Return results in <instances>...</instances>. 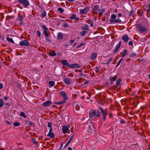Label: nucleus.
<instances>
[{
  "mask_svg": "<svg viewBox=\"0 0 150 150\" xmlns=\"http://www.w3.org/2000/svg\"><path fill=\"white\" fill-rule=\"evenodd\" d=\"M101 115V112L98 110H91L89 112V117L92 118L94 116L98 117Z\"/></svg>",
  "mask_w": 150,
  "mask_h": 150,
  "instance_id": "f257e3e1",
  "label": "nucleus"
},
{
  "mask_svg": "<svg viewBox=\"0 0 150 150\" xmlns=\"http://www.w3.org/2000/svg\"><path fill=\"white\" fill-rule=\"evenodd\" d=\"M99 109L101 111V113L103 117V120L104 122H105L106 119V116L107 115V108L104 109L101 107H98Z\"/></svg>",
  "mask_w": 150,
  "mask_h": 150,
  "instance_id": "f03ea898",
  "label": "nucleus"
},
{
  "mask_svg": "<svg viewBox=\"0 0 150 150\" xmlns=\"http://www.w3.org/2000/svg\"><path fill=\"white\" fill-rule=\"evenodd\" d=\"M18 1L20 3L23 5L24 8H27L30 5V3L27 0H18Z\"/></svg>",
  "mask_w": 150,
  "mask_h": 150,
  "instance_id": "7ed1b4c3",
  "label": "nucleus"
},
{
  "mask_svg": "<svg viewBox=\"0 0 150 150\" xmlns=\"http://www.w3.org/2000/svg\"><path fill=\"white\" fill-rule=\"evenodd\" d=\"M40 26L43 28L44 30L43 33L45 35L47 38H49V35L48 34V33H49V31L48 28L43 25H41Z\"/></svg>",
  "mask_w": 150,
  "mask_h": 150,
  "instance_id": "20e7f679",
  "label": "nucleus"
},
{
  "mask_svg": "<svg viewBox=\"0 0 150 150\" xmlns=\"http://www.w3.org/2000/svg\"><path fill=\"white\" fill-rule=\"evenodd\" d=\"M138 27L141 33H145L147 31L146 28H145L144 26L138 25Z\"/></svg>",
  "mask_w": 150,
  "mask_h": 150,
  "instance_id": "39448f33",
  "label": "nucleus"
},
{
  "mask_svg": "<svg viewBox=\"0 0 150 150\" xmlns=\"http://www.w3.org/2000/svg\"><path fill=\"white\" fill-rule=\"evenodd\" d=\"M20 45L21 46H30V44L29 42L27 40H23L19 42Z\"/></svg>",
  "mask_w": 150,
  "mask_h": 150,
  "instance_id": "423d86ee",
  "label": "nucleus"
},
{
  "mask_svg": "<svg viewBox=\"0 0 150 150\" xmlns=\"http://www.w3.org/2000/svg\"><path fill=\"white\" fill-rule=\"evenodd\" d=\"M64 82L66 84L69 85L72 83L73 81L71 78H66L64 79Z\"/></svg>",
  "mask_w": 150,
  "mask_h": 150,
  "instance_id": "0eeeda50",
  "label": "nucleus"
},
{
  "mask_svg": "<svg viewBox=\"0 0 150 150\" xmlns=\"http://www.w3.org/2000/svg\"><path fill=\"white\" fill-rule=\"evenodd\" d=\"M60 94L61 96L63 97L64 98V100H63L66 101V100L68 99V96L64 91H60Z\"/></svg>",
  "mask_w": 150,
  "mask_h": 150,
  "instance_id": "6e6552de",
  "label": "nucleus"
},
{
  "mask_svg": "<svg viewBox=\"0 0 150 150\" xmlns=\"http://www.w3.org/2000/svg\"><path fill=\"white\" fill-rule=\"evenodd\" d=\"M70 127V126H64L62 127V130L64 134H65L67 132Z\"/></svg>",
  "mask_w": 150,
  "mask_h": 150,
  "instance_id": "1a4fd4ad",
  "label": "nucleus"
},
{
  "mask_svg": "<svg viewBox=\"0 0 150 150\" xmlns=\"http://www.w3.org/2000/svg\"><path fill=\"white\" fill-rule=\"evenodd\" d=\"M81 66L78 64L75 63L72 64H69V67L71 68H81Z\"/></svg>",
  "mask_w": 150,
  "mask_h": 150,
  "instance_id": "9d476101",
  "label": "nucleus"
},
{
  "mask_svg": "<svg viewBox=\"0 0 150 150\" xmlns=\"http://www.w3.org/2000/svg\"><path fill=\"white\" fill-rule=\"evenodd\" d=\"M110 81L111 84H112L113 82L115 81L117 78V75H116L114 76H110L109 77Z\"/></svg>",
  "mask_w": 150,
  "mask_h": 150,
  "instance_id": "9b49d317",
  "label": "nucleus"
},
{
  "mask_svg": "<svg viewBox=\"0 0 150 150\" xmlns=\"http://www.w3.org/2000/svg\"><path fill=\"white\" fill-rule=\"evenodd\" d=\"M121 44V42L120 41L118 43V44H117L114 50H113V52L115 54L118 51V50L120 48V46Z\"/></svg>",
  "mask_w": 150,
  "mask_h": 150,
  "instance_id": "f8f14e48",
  "label": "nucleus"
},
{
  "mask_svg": "<svg viewBox=\"0 0 150 150\" xmlns=\"http://www.w3.org/2000/svg\"><path fill=\"white\" fill-rule=\"evenodd\" d=\"M52 103V102L51 101L47 100L42 103V106L45 107H48L50 106Z\"/></svg>",
  "mask_w": 150,
  "mask_h": 150,
  "instance_id": "ddd939ff",
  "label": "nucleus"
},
{
  "mask_svg": "<svg viewBox=\"0 0 150 150\" xmlns=\"http://www.w3.org/2000/svg\"><path fill=\"white\" fill-rule=\"evenodd\" d=\"M89 9V7H86L83 9H81L80 10V13L81 14H86L88 11Z\"/></svg>",
  "mask_w": 150,
  "mask_h": 150,
  "instance_id": "4468645a",
  "label": "nucleus"
},
{
  "mask_svg": "<svg viewBox=\"0 0 150 150\" xmlns=\"http://www.w3.org/2000/svg\"><path fill=\"white\" fill-rule=\"evenodd\" d=\"M61 63L62 65L67 66L69 67L70 64L66 60L62 59L61 61Z\"/></svg>",
  "mask_w": 150,
  "mask_h": 150,
  "instance_id": "2eb2a0df",
  "label": "nucleus"
},
{
  "mask_svg": "<svg viewBox=\"0 0 150 150\" xmlns=\"http://www.w3.org/2000/svg\"><path fill=\"white\" fill-rule=\"evenodd\" d=\"M122 39L124 41L126 42H127L128 40H129V38L127 35H125L122 36Z\"/></svg>",
  "mask_w": 150,
  "mask_h": 150,
  "instance_id": "dca6fc26",
  "label": "nucleus"
},
{
  "mask_svg": "<svg viewBox=\"0 0 150 150\" xmlns=\"http://www.w3.org/2000/svg\"><path fill=\"white\" fill-rule=\"evenodd\" d=\"M94 128L93 126L92 127L91 125H88V128L87 131L89 132L92 133L93 130H94Z\"/></svg>",
  "mask_w": 150,
  "mask_h": 150,
  "instance_id": "f3484780",
  "label": "nucleus"
},
{
  "mask_svg": "<svg viewBox=\"0 0 150 150\" xmlns=\"http://www.w3.org/2000/svg\"><path fill=\"white\" fill-rule=\"evenodd\" d=\"M48 54L50 55L52 57H55L57 55L56 53L55 52V51L52 50L50 52H49Z\"/></svg>",
  "mask_w": 150,
  "mask_h": 150,
  "instance_id": "a211bd4d",
  "label": "nucleus"
},
{
  "mask_svg": "<svg viewBox=\"0 0 150 150\" xmlns=\"http://www.w3.org/2000/svg\"><path fill=\"white\" fill-rule=\"evenodd\" d=\"M97 57V54L96 53L94 52L91 54V60H94L96 59Z\"/></svg>",
  "mask_w": 150,
  "mask_h": 150,
  "instance_id": "6ab92c4d",
  "label": "nucleus"
},
{
  "mask_svg": "<svg viewBox=\"0 0 150 150\" xmlns=\"http://www.w3.org/2000/svg\"><path fill=\"white\" fill-rule=\"evenodd\" d=\"M110 22H115L116 23H120L121 22V21L120 19H117L116 20H113L110 19Z\"/></svg>",
  "mask_w": 150,
  "mask_h": 150,
  "instance_id": "aec40b11",
  "label": "nucleus"
},
{
  "mask_svg": "<svg viewBox=\"0 0 150 150\" xmlns=\"http://www.w3.org/2000/svg\"><path fill=\"white\" fill-rule=\"evenodd\" d=\"M122 81V79L120 78L118 79L116 82V84L115 85H114V87H116V86H118L120 85V83Z\"/></svg>",
  "mask_w": 150,
  "mask_h": 150,
  "instance_id": "412c9836",
  "label": "nucleus"
},
{
  "mask_svg": "<svg viewBox=\"0 0 150 150\" xmlns=\"http://www.w3.org/2000/svg\"><path fill=\"white\" fill-rule=\"evenodd\" d=\"M99 6L98 5H96L94 6L92 9V11L95 12V11L99 10Z\"/></svg>",
  "mask_w": 150,
  "mask_h": 150,
  "instance_id": "4be33fe9",
  "label": "nucleus"
},
{
  "mask_svg": "<svg viewBox=\"0 0 150 150\" xmlns=\"http://www.w3.org/2000/svg\"><path fill=\"white\" fill-rule=\"evenodd\" d=\"M66 102V101L62 100L61 101L56 102L54 103V104L57 105H61Z\"/></svg>",
  "mask_w": 150,
  "mask_h": 150,
  "instance_id": "5701e85b",
  "label": "nucleus"
},
{
  "mask_svg": "<svg viewBox=\"0 0 150 150\" xmlns=\"http://www.w3.org/2000/svg\"><path fill=\"white\" fill-rule=\"evenodd\" d=\"M128 54L127 50V49L124 50L123 53L122 55V57L123 58L124 57L127 55Z\"/></svg>",
  "mask_w": 150,
  "mask_h": 150,
  "instance_id": "b1692460",
  "label": "nucleus"
},
{
  "mask_svg": "<svg viewBox=\"0 0 150 150\" xmlns=\"http://www.w3.org/2000/svg\"><path fill=\"white\" fill-rule=\"evenodd\" d=\"M46 15V12L45 10H43V11H42V13L40 14L41 17L42 18H43L44 17H45Z\"/></svg>",
  "mask_w": 150,
  "mask_h": 150,
  "instance_id": "393cba45",
  "label": "nucleus"
},
{
  "mask_svg": "<svg viewBox=\"0 0 150 150\" xmlns=\"http://www.w3.org/2000/svg\"><path fill=\"white\" fill-rule=\"evenodd\" d=\"M63 36L62 34L61 33H58L57 35V38L58 40L62 39Z\"/></svg>",
  "mask_w": 150,
  "mask_h": 150,
  "instance_id": "a878e982",
  "label": "nucleus"
},
{
  "mask_svg": "<svg viewBox=\"0 0 150 150\" xmlns=\"http://www.w3.org/2000/svg\"><path fill=\"white\" fill-rule=\"evenodd\" d=\"M47 136V137H50L51 138H53L54 137V134L53 132L48 133Z\"/></svg>",
  "mask_w": 150,
  "mask_h": 150,
  "instance_id": "bb28decb",
  "label": "nucleus"
},
{
  "mask_svg": "<svg viewBox=\"0 0 150 150\" xmlns=\"http://www.w3.org/2000/svg\"><path fill=\"white\" fill-rule=\"evenodd\" d=\"M86 45V44L85 43H81V44L77 46V47H76V48H80V47H81V48H83V49L84 48V47H83V45Z\"/></svg>",
  "mask_w": 150,
  "mask_h": 150,
  "instance_id": "cd10ccee",
  "label": "nucleus"
},
{
  "mask_svg": "<svg viewBox=\"0 0 150 150\" xmlns=\"http://www.w3.org/2000/svg\"><path fill=\"white\" fill-rule=\"evenodd\" d=\"M113 58V57H111L109 58L108 61L107 62H106V63H105V64L108 65L109 64L112 60Z\"/></svg>",
  "mask_w": 150,
  "mask_h": 150,
  "instance_id": "c85d7f7f",
  "label": "nucleus"
},
{
  "mask_svg": "<svg viewBox=\"0 0 150 150\" xmlns=\"http://www.w3.org/2000/svg\"><path fill=\"white\" fill-rule=\"evenodd\" d=\"M82 29L85 30L86 31V30H88V26L87 25H85L82 26Z\"/></svg>",
  "mask_w": 150,
  "mask_h": 150,
  "instance_id": "c756f323",
  "label": "nucleus"
},
{
  "mask_svg": "<svg viewBox=\"0 0 150 150\" xmlns=\"http://www.w3.org/2000/svg\"><path fill=\"white\" fill-rule=\"evenodd\" d=\"M49 83L51 87L53 86L55 84V82L53 81H49Z\"/></svg>",
  "mask_w": 150,
  "mask_h": 150,
  "instance_id": "7c9ffc66",
  "label": "nucleus"
},
{
  "mask_svg": "<svg viewBox=\"0 0 150 150\" xmlns=\"http://www.w3.org/2000/svg\"><path fill=\"white\" fill-rule=\"evenodd\" d=\"M6 40L9 41V42H11L12 43H14V42L13 40V39L11 38H10L8 37H7L6 38Z\"/></svg>",
  "mask_w": 150,
  "mask_h": 150,
  "instance_id": "2f4dec72",
  "label": "nucleus"
},
{
  "mask_svg": "<svg viewBox=\"0 0 150 150\" xmlns=\"http://www.w3.org/2000/svg\"><path fill=\"white\" fill-rule=\"evenodd\" d=\"M87 23H89V24H90V25H91V27L93 26V21H92L91 20L89 19V20H88V21H87Z\"/></svg>",
  "mask_w": 150,
  "mask_h": 150,
  "instance_id": "473e14b6",
  "label": "nucleus"
},
{
  "mask_svg": "<svg viewBox=\"0 0 150 150\" xmlns=\"http://www.w3.org/2000/svg\"><path fill=\"white\" fill-rule=\"evenodd\" d=\"M136 56L137 54H136L133 52H131L129 57H136Z\"/></svg>",
  "mask_w": 150,
  "mask_h": 150,
  "instance_id": "72a5a7b5",
  "label": "nucleus"
},
{
  "mask_svg": "<svg viewBox=\"0 0 150 150\" xmlns=\"http://www.w3.org/2000/svg\"><path fill=\"white\" fill-rule=\"evenodd\" d=\"M18 20L20 21H22V20L23 16L21 15H18L17 17Z\"/></svg>",
  "mask_w": 150,
  "mask_h": 150,
  "instance_id": "f704fd0d",
  "label": "nucleus"
},
{
  "mask_svg": "<svg viewBox=\"0 0 150 150\" xmlns=\"http://www.w3.org/2000/svg\"><path fill=\"white\" fill-rule=\"evenodd\" d=\"M87 32V31H86L83 30L82 31V32H80V34L82 36H83L86 34Z\"/></svg>",
  "mask_w": 150,
  "mask_h": 150,
  "instance_id": "c9c22d12",
  "label": "nucleus"
},
{
  "mask_svg": "<svg viewBox=\"0 0 150 150\" xmlns=\"http://www.w3.org/2000/svg\"><path fill=\"white\" fill-rule=\"evenodd\" d=\"M4 104V102L3 100L0 99V107H2Z\"/></svg>",
  "mask_w": 150,
  "mask_h": 150,
  "instance_id": "e433bc0d",
  "label": "nucleus"
},
{
  "mask_svg": "<svg viewBox=\"0 0 150 150\" xmlns=\"http://www.w3.org/2000/svg\"><path fill=\"white\" fill-rule=\"evenodd\" d=\"M76 18V15L74 14H73L72 16L70 17V19H71L74 20Z\"/></svg>",
  "mask_w": 150,
  "mask_h": 150,
  "instance_id": "4c0bfd02",
  "label": "nucleus"
},
{
  "mask_svg": "<svg viewBox=\"0 0 150 150\" xmlns=\"http://www.w3.org/2000/svg\"><path fill=\"white\" fill-rule=\"evenodd\" d=\"M20 125V123L19 122H15L13 124V125L16 127L19 126Z\"/></svg>",
  "mask_w": 150,
  "mask_h": 150,
  "instance_id": "58836bf2",
  "label": "nucleus"
},
{
  "mask_svg": "<svg viewBox=\"0 0 150 150\" xmlns=\"http://www.w3.org/2000/svg\"><path fill=\"white\" fill-rule=\"evenodd\" d=\"M74 137V135H73L71 136L69 140L67 142V144H69L72 140Z\"/></svg>",
  "mask_w": 150,
  "mask_h": 150,
  "instance_id": "ea45409f",
  "label": "nucleus"
},
{
  "mask_svg": "<svg viewBox=\"0 0 150 150\" xmlns=\"http://www.w3.org/2000/svg\"><path fill=\"white\" fill-rule=\"evenodd\" d=\"M57 10L58 11H59L60 13H62L64 12V10L61 7L58 8Z\"/></svg>",
  "mask_w": 150,
  "mask_h": 150,
  "instance_id": "a19ab883",
  "label": "nucleus"
},
{
  "mask_svg": "<svg viewBox=\"0 0 150 150\" xmlns=\"http://www.w3.org/2000/svg\"><path fill=\"white\" fill-rule=\"evenodd\" d=\"M116 16L115 14H112L111 15V19H112L113 20L115 19L116 18Z\"/></svg>",
  "mask_w": 150,
  "mask_h": 150,
  "instance_id": "79ce46f5",
  "label": "nucleus"
},
{
  "mask_svg": "<svg viewBox=\"0 0 150 150\" xmlns=\"http://www.w3.org/2000/svg\"><path fill=\"white\" fill-rule=\"evenodd\" d=\"M25 113L23 112H21L20 113V115L21 116L25 118L26 117V116L25 115Z\"/></svg>",
  "mask_w": 150,
  "mask_h": 150,
  "instance_id": "37998d69",
  "label": "nucleus"
},
{
  "mask_svg": "<svg viewBox=\"0 0 150 150\" xmlns=\"http://www.w3.org/2000/svg\"><path fill=\"white\" fill-rule=\"evenodd\" d=\"M36 35L39 37H40L41 35V32L39 30H38L36 32Z\"/></svg>",
  "mask_w": 150,
  "mask_h": 150,
  "instance_id": "c03bdc74",
  "label": "nucleus"
},
{
  "mask_svg": "<svg viewBox=\"0 0 150 150\" xmlns=\"http://www.w3.org/2000/svg\"><path fill=\"white\" fill-rule=\"evenodd\" d=\"M98 12L100 13H103L105 11V10L104 9H101L99 10H98Z\"/></svg>",
  "mask_w": 150,
  "mask_h": 150,
  "instance_id": "a18cd8bd",
  "label": "nucleus"
},
{
  "mask_svg": "<svg viewBox=\"0 0 150 150\" xmlns=\"http://www.w3.org/2000/svg\"><path fill=\"white\" fill-rule=\"evenodd\" d=\"M47 126L50 128H52V124L50 122H48V123Z\"/></svg>",
  "mask_w": 150,
  "mask_h": 150,
  "instance_id": "49530a36",
  "label": "nucleus"
},
{
  "mask_svg": "<svg viewBox=\"0 0 150 150\" xmlns=\"http://www.w3.org/2000/svg\"><path fill=\"white\" fill-rule=\"evenodd\" d=\"M75 108L76 110H78L80 108L79 105H77L75 107Z\"/></svg>",
  "mask_w": 150,
  "mask_h": 150,
  "instance_id": "de8ad7c7",
  "label": "nucleus"
},
{
  "mask_svg": "<svg viewBox=\"0 0 150 150\" xmlns=\"http://www.w3.org/2000/svg\"><path fill=\"white\" fill-rule=\"evenodd\" d=\"M29 125L31 127H34L35 126L34 123L32 122H29Z\"/></svg>",
  "mask_w": 150,
  "mask_h": 150,
  "instance_id": "09e8293b",
  "label": "nucleus"
},
{
  "mask_svg": "<svg viewBox=\"0 0 150 150\" xmlns=\"http://www.w3.org/2000/svg\"><path fill=\"white\" fill-rule=\"evenodd\" d=\"M32 141L34 144H36L37 142L36 140L34 139H32Z\"/></svg>",
  "mask_w": 150,
  "mask_h": 150,
  "instance_id": "8fccbe9b",
  "label": "nucleus"
},
{
  "mask_svg": "<svg viewBox=\"0 0 150 150\" xmlns=\"http://www.w3.org/2000/svg\"><path fill=\"white\" fill-rule=\"evenodd\" d=\"M120 122L121 124L125 123V121L123 119L121 120Z\"/></svg>",
  "mask_w": 150,
  "mask_h": 150,
  "instance_id": "3c124183",
  "label": "nucleus"
},
{
  "mask_svg": "<svg viewBox=\"0 0 150 150\" xmlns=\"http://www.w3.org/2000/svg\"><path fill=\"white\" fill-rule=\"evenodd\" d=\"M121 63V62L120 60H119L118 62L117 65H116L115 67H118L120 65Z\"/></svg>",
  "mask_w": 150,
  "mask_h": 150,
  "instance_id": "603ef678",
  "label": "nucleus"
},
{
  "mask_svg": "<svg viewBox=\"0 0 150 150\" xmlns=\"http://www.w3.org/2000/svg\"><path fill=\"white\" fill-rule=\"evenodd\" d=\"M128 44L129 45L132 46L133 44V42L132 41H130L128 43Z\"/></svg>",
  "mask_w": 150,
  "mask_h": 150,
  "instance_id": "864d4df0",
  "label": "nucleus"
},
{
  "mask_svg": "<svg viewBox=\"0 0 150 150\" xmlns=\"http://www.w3.org/2000/svg\"><path fill=\"white\" fill-rule=\"evenodd\" d=\"M136 146V144H132L131 145V147H134L135 148Z\"/></svg>",
  "mask_w": 150,
  "mask_h": 150,
  "instance_id": "5fc2aeb1",
  "label": "nucleus"
},
{
  "mask_svg": "<svg viewBox=\"0 0 150 150\" xmlns=\"http://www.w3.org/2000/svg\"><path fill=\"white\" fill-rule=\"evenodd\" d=\"M63 26L65 28L68 26V25L67 23H64L63 25Z\"/></svg>",
  "mask_w": 150,
  "mask_h": 150,
  "instance_id": "6e6d98bb",
  "label": "nucleus"
},
{
  "mask_svg": "<svg viewBox=\"0 0 150 150\" xmlns=\"http://www.w3.org/2000/svg\"><path fill=\"white\" fill-rule=\"evenodd\" d=\"M63 143L62 142L61 144L60 145V148H59V149H60L59 150H60L62 149V148L63 147Z\"/></svg>",
  "mask_w": 150,
  "mask_h": 150,
  "instance_id": "4d7b16f0",
  "label": "nucleus"
},
{
  "mask_svg": "<svg viewBox=\"0 0 150 150\" xmlns=\"http://www.w3.org/2000/svg\"><path fill=\"white\" fill-rule=\"evenodd\" d=\"M3 85L2 83H0V90L3 88Z\"/></svg>",
  "mask_w": 150,
  "mask_h": 150,
  "instance_id": "13d9d810",
  "label": "nucleus"
},
{
  "mask_svg": "<svg viewBox=\"0 0 150 150\" xmlns=\"http://www.w3.org/2000/svg\"><path fill=\"white\" fill-rule=\"evenodd\" d=\"M77 96V95L74 94L72 95V97L74 99H75L76 97Z\"/></svg>",
  "mask_w": 150,
  "mask_h": 150,
  "instance_id": "bf43d9fd",
  "label": "nucleus"
},
{
  "mask_svg": "<svg viewBox=\"0 0 150 150\" xmlns=\"http://www.w3.org/2000/svg\"><path fill=\"white\" fill-rule=\"evenodd\" d=\"M45 40L46 41L48 42H51V40L50 39L47 38H45Z\"/></svg>",
  "mask_w": 150,
  "mask_h": 150,
  "instance_id": "052dcab7",
  "label": "nucleus"
},
{
  "mask_svg": "<svg viewBox=\"0 0 150 150\" xmlns=\"http://www.w3.org/2000/svg\"><path fill=\"white\" fill-rule=\"evenodd\" d=\"M100 71H99V68L98 67H96V73H97V72H99Z\"/></svg>",
  "mask_w": 150,
  "mask_h": 150,
  "instance_id": "680f3d73",
  "label": "nucleus"
},
{
  "mask_svg": "<svg viewBox=\"0 0 150 150\" xmlns=\"http://www.w3.org/2000/svg\"><path fill=\"white\" fill-rule=\"evenodd\" d=\"M74 76V75H73V74H68L67 75V76L68 77H69V76H71L72 77H73Z\"/></svg>",
  "mask_w": 150,
  "mask_h": 150,
  "instance_id": "e2e57ef3",
  "label": "nucleus"
},
{
  "mask_svg": "<svg viewBox=\"0 0 150 150\" xmlns=\"http://www.w3.org/2000/svg\"><path fill=\"white\" fill-rule=\"evenodd\" d=\"M133 12L132 11H131L129 13V16H132V14H133Z\"/></svg>",
  "mask_w": 150,
  "mask_h": 150,
  "instance_id": "0e129e2a",
  "label": "nucleus"
},
{
  "mask_svg": "<svg viewBox=\"0 0 150 150\" xmlns=\"http://www.w3.org/2000/svg\"><path fill=\"white\" fill-rule=\"evenodd\" d=\"M109 117L110 118H112V115L111 113H110L109 114Z\"/></svg>",
  "mask_w": 150,
  "mask_h": 150,
  "instance_id": "69168bd1",
  "label": "nucleus"
},
{
  "mask_svg": "<svg viewBox=\"0 0 150 150\" xmlns=\"http://www.w3.org/2000/svg\"><path fill=\"white\" fill-rule=\"evenodd\" d=\"M4 99L6 100H8V98L6 96H5L4 97Z\"/></svg>",
  "mask_w": 150,
  "mask_h": 150,
  "instance_id": "338daca9",
  "label": "nucleus"
},
{
  "mask_svg": "<svg viewBox=\"0 0 150 150\" xmlns=\"http://www.w3.org/2000/svg\"><path fill=\"white\" fill-rule=\"evenodd\" d=\"M150 12V9L149 8L148 9H147L146 10V12L148 13H149Z\"/></svg>",
  "mask_w": 150,
  "mask_h": 150,
  "instance_id": "774afa93",
  "label": "nucleus"
}]
</instances>
